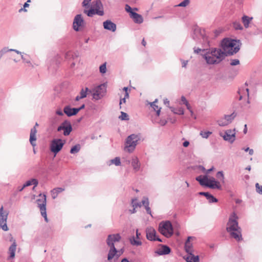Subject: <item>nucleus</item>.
Returning <instances> with one entry per match:
<instances>
[{"label": "nucleus", "instance_id": "obj_31", "mask_svg": "<svg viewBox=\"0 0 262 262\" xmlns=\"http://www.w3.org/2000/svg\"><path fill=\"white\" fill-rule=\"evenodd\" d=\"M36 132H30L29 141H30L31 144L33 147L35 146L36 145V141L37 138H36Z\"/></svg>", "mask_w": 262, "mask_h": 262}, {"label": "nucleus", "instance_id": "obj_8", "mask_svg": "<svg viewBox=\"0 0 262 262\" xmlns=\"http://www.w3.org/2000/svg\"><path fill=\"white\" fill-rule=\"evenodd\" d=\"M236 116V113L235 112H233L230 115H225L217 121V124L221 126L228 125L232 122Z\"/></svg>", "mask_w": 262, "mask_h": 262}, {"label": "nucleus", "instance_id": "obj_3", "mask_svg": "<svg viewBox=\"0 0 262 262\" xmlns=\"http://www.w3.org/2000/svg\"><path fill=\"white\" fill-rule=\"evenodd\" d=\"M222 52L226 57L236 53L239 50L238 42L234 39H224L221 43Z\"/></svg>", "mask_w": 262, "mask_h": 262}, {"label": "nucleus", "instance_id": "obj_14", "mask_svg": "<svg viewBox=\"0 0 262 262\" xmlns=\"http://www.w3.org/2000/svg\"><path fill=\"white\" fill-rule=\"evenodd\" d=\"M220 132V136L222 137L225 141L232 143L235 140V132Z\"/></svg>", "mask_w": 262, "mask_h": 262}, {"label": "nucleus", "instance_id": "obj_19", "mask_svg": "<svg viewBox=\"0 0 262 262\" xmlns=\"http://www.w3.org/2000/svg\"><path fill=\"white\" fill-rule=\"evenodd\" d=\"M170 248L166 245H162L161 247L156 251L155 253L159 255H166L170 252Z\"/></svg>", "mask_w": 262, "mask_h": 262}, {"label": "nucleus", "instance_id": "obj_40", "mask_svg": "<svg viewBox=\"0 0 262 262\" xmlns=\"http://www.w3.org/2000/svg\"><path fill=\"white\" fill-rule=\"evenodd\" d=\"M119 118L121 120H128L129 116L126 113L121 112V115L119 117Z\"/></svg>", "mask_w": 262, "mask_h": 262}, {"label": "nucleus", "instance_id": "obj_51", "mask_svg": "<svg viewBox=\"0 0 262 262\" xmlns=\"http://www.w3.org/2000/svg\"><path fill=\"white\" fill-rule=\"evenodd\" d=\"M40 213H41V215L44 217L45 221L46 222H48V220L47 218L46 210H45L43 211H40Z\"/></svg>", "mask_w": 262, "mask_h": 262}, {"label": "nucleus", "instance_id": "obj_11", "mask_svg": "<svg viewBox=\"0 0 262 262\" xmlns=\"http://www.w3.org/2000/svg\"><path fill=\"white\" fill-rule=\"evenodd\" d=\"M84 20L81 14L76 15L74 19L73 23V27L75 31H78L79 28L84 26Z\"/></svg>", "mask_w": 262, "mask_h": 262}, {"label": "nucleus", "instance_id": "obj_32", "mask_svg": "<svg viewBox=\"0 0 262 262\" xmlns=\"http://www.w3.org/2000/svg\"><path fill=\"white\" fill-rule=\"evenodd\" d=\"M192 36L194 40H198L200 36L203 37V35L201 34L200 29L196 28L194 30Z\"/></svg>", "mask_w": 262, "mask_h": 262}, {"label": "nucleus", "instance_id": "obj_46", "mask_svg": "<svg viewBox=\"0 0 262 262\" xmlns=\"http://www.w3.org/2000/svg\"><path fill=\"white\" fill-rule=\"evenodd\" d=\"M190 3L189 0H184L183 2L180 3L179 4L177 5L178 7H185L189 5Z\"/></svg>", "mask_w": 262, "mask_h": 262}, {"label": "nucleus", "instance_id": "obj_45", "mask_svg": "<svg viewBox=\"0 0 262 262\" xmlns=\"http://www.w3.org/2000/svg\"><path fill=\"white\" fill-rule=\"evenodd\" d=\"M207 200L210 203H216L217 202V199L214 198L212 195L211 194H210L209 196L207 198Z\"/></svg>", "mask_w": 262, "mask_h": 262}, {"label": "nucleus", "instance_id": "obj_50", "mask_svg": "<svg viewBox=\"0 0 262 262\" xmlns=\"http://www.w3.org/2000/svg\"><path fill=\"white\" fill-rule=\"evenodd\" d=\"M239 64V60L237 59H231L230 64L231 66H236Z\"/></svg>", "mask_w": 262, "mask_h": 262}, {"label": "nucleus", "instance_id": "obj_60", "mask_svg": "<svg viewBox=\"0 0 262 262\" xmlns=\"http://www.w3.org/2000/svg\"><path fill=\"white\" fill-rule=\"evenodd\" d=\"M193 50H194V52L196 54H198L200 53V52H201L202 51V49L199 48H195L194 47L193 48Z\"/></svg>", "mask_w": 262, "mask_h": 262}, {"label": "nucleus", "instance_id": "obj_10", "mask_svg": "<svg viewBox=\"0 0 262 262\" xmlns=\"http://www.w3.org/2000/svg\"><path fill=\"white\" fill-rule=\"evenodd\" d=\"M121 238V237L119 233L109 234L106 242L108 247H115V243L119 242Z\"/></svg>", "mask_w": 262, "mask_h": 262}, {"label": "nucleus", "instance_id": "obj_2", "mask_svg": "<svg viewBox=\"0 0 262 262\" xmlns=\"http://www.w3.org/2000/svg\"><path fill=\"white\" fill-rule=\"evenodd\" d=\"M207 64H218L223 60L226 57V55L222 52V50L220 48H211L207 50V52L203 55Z\"/></svg>", "mask_w": 262, "mask_h": 262}, {"label": "nucleus", "instance_id": "obj_23", "mask_svg": "<svg viewBox=\"0 0 262 262\" xmlns=\"http://www.w3.org/2000/svg\"><path fill=\"white\" fill-rule=\"evenodd\" d=\"M84 13L86 14L88 16L92 17L94 14H97L99 16H102L104 14L103 11H96L94 9L89 10H84Z\"/></svg>", "mask_w": 262, "mask_h": 262}, {"label": "nucleus", "instance_id": "obj_26", "mask_svg": "<svg viewBox=\"0 0 262 262\" xmlns=\"http://www.w3.org/2000/svg\"><path fill=\"white\" fill-rule=\"evenodd\" d=\"M130 17L136 23L141 24L143 21L142 16L136 12H132V16Z\"/></svg>", "mask_w": 262, "mask_h": 262}, {"label": "nucleus", "instance_id": "obj_57", "mask_svg": "<svg viewBox=\"0 0 262 262\" xmlns=\"http://www.w3.org/2000/svg\"><path fill=\"white\" fill-rule=\"evenodd\" d=\"M202 168L203 169V170L205 171V173L206 174H209L211 171H212L214 169V167H212L210 169H208L207 170H205V168L202 167Z\"/></svg>", "mask_w": 262, "mask_h": 262}, {"label": "nucleus", "instance_id": "obj_63", "mask_svg": "<svg viewBox=\"0 0 262 262\" xmlns=\"http://www.w3.org/2000/svg\"><path fill=\"white\" fill-rule=\"evenodd\" d=\"M181 101L184 104L188 102L187 100H186V98L184 96L181 97Z\"/></svg>", "mask_w": 262, "mask_h": 262}, {"label": "nucleus", "instance_id": "obj_61", "mask_svg": "<svg viewBox=\"0 0 262 262\" xmlns=\"http://www.w3.org/2000/svg\"><path fill=\"white\" fill-rule=\"evenodd\" d=\"M56 114L59 116H62L63 115V113L61 110H57L56 112Z\"/></svg>", "mask_w": 262, "mask_h": 262}, {"label": "nucleus", "instance_id": "obj_53", "mask_svg": "<svg viewBox=\"0 0 262 262\" xmlns=\"http://www.w3.org/2000/svg\"><path fill=\"white\" fill-rule=\"evenodd\" d=\"M125 10L127 12H129L130 13V16H132V12H133L132 11V8L128 5H125Z\"/></svg>", "mask_w": 262, "mask_h": 262}, {"label": "nucleus", "instance_id": "obj_55", "mask_svg": "<svg viewBox=\"0 0 262 262\" xmlns=\"http://www.w3.org/2000/svg\"><path fill=\"white\" fill-rule=\"evenodd\" d=\"M245 151L249 152V155H252L253 154V150L252 149H250L249 147L246 148L244 149Z\"/></svg>", "mask_w": 262, "mask_h": 262}, {"label": "nucleus", "instance_id": "obj_64", "mask_svg": "<svg viewBox=\"0 0 262 262\" xmlns=\"http://www.w3.org/2000/svg\"><path fill=\"white\" fill-rule=\"evenodd\" d=\"M123 252V250L121 249L120 251H118L117 254L116 255L117 258L119 257Z\"/></svg>", "mask_w": 262, "mask_h": 262}, {"label": "nucleus", "instance_id": "obj_43", "mask_svg": "<svg viewBox=\"0 0 262 262\" xmlns=\"http://www.w3.org/2000/svg\"><path fill=\"white\" fill-rule=\"evenodd\" d=\"M88 88H86L85 89H82L80 91L81 98H84L86 97L87 92H88Z\"/></svg>", "mask_w": 262, "mask_h": 262}, {"label": "nucleus", "instance_id": "obj_20", "mask_svg": "<svg viewBox=\"0 0 262 262\" xmlns=\"http://www.w3.org/2000/svg\"><path fill=\"white\" fill-rule=\"evenodd\" d=\"M77 110L75 108H71L70 106H66L63 109V112L68 116L70 117L77 114Z\"/></svg>", "mask_w": 262, "mask_h": 262}, {"label": "nucleus", "instance_id": "obj_6", "mask_svg": "<svg viewBox=\"0 0 262 262\" xmlns=\"http://www.w3.org/2000/svg\"><path fill=\"white\" fill-rule=\"evenodd\" d=\"M66 143V141L61 139H54L50 143V150L55 156L58 153Z\"/></svg>", "mask_w": 262, "mask_h": 262}, {"label": "nucleus", "instance_id": "obj_29", "mask_svg": "<svg viewBox=\"0 0 262 262\" xmlns=\"http://www.w3.org/2000/svg\"><path fill=\"white\" fill-rule=\"evenodd\" d=\"M186 260L187 262H199V257L198 255L195 256L193 253L188 254Z\"/></svg>", "mask_w": 262, "mask_h": 262}, {"label": "nucleus", "instance_id": "obj_16", "mask_svg": "<svg viewBox=\"0 0 262 262\" xmlns=\"http://www.w3.org/2000/svg\"><path fill=\"white\" fill-rule=\"evenodd\" d=\"M57 131H72V127L70 122L64 121L57 127Z\"/></svg>", "mask_w": 262, "mask_h": 262}, {"label": "nucleus", "instance_id": "obj_21", "mask_svg": "<svg viewBox=\"0 0 262 262\" xmlns=\"http://www.w3.org/2000/svg\"><path fill=\"white\" fill-rule=\"evenodd\" d=\"M11 241H13V243L9 248V253L10 254V258H13L15 256V253L17 245L15 240L13 239V238H11Z\"/></svg>", "mask_w": 262, "mask_h": 262}, {"label": "nucleus", "instance_id": "obj_35", "mask_svg": "<svg viewBox=\"0 0 262 262\" xmlns=\"http://www.w3.org/2000/svg\"><path fill=\"white\" fill-rule=\"evenodd\" d=\"M171 112H172L174 114H179V115H183L184 114V110L182 108H174L173 107H169Z\"/></svg>", "mask_w": 262, "mask_h": 262}, {"label": "nucleus", "instance_id": "obj_44", "mask_svg": "<svg viewBox=\"0 0 262 262\" xmlns=\"http://www.w3.org/2000/svg\"><path fill=\"white\" fill-rule=\"evenodd\" d=\"M141 204L142 205H143L144 207L149 206V202L147 197H143V200L141 202Z\"/></svg>", "mask_w": 262, "mask_h": 262}, {"label": "nucleus", "instance_id": "obj_39", "mask_svg": "<svg viewBox=\"0 0 262 262\" xmlns=\"http://www.w3.org/2000/svg\"><path fill=\"white\" fill-rule=\"evenodd\" d=\"M80 145L78 144L76 145L71 148V149L70 150V152L72 154L77 153L80 150Z\"/></svg>", "mask_w": 262, "mask_h": 262}, {"label": "nucleus", "instance_id": "obj_28", "mask_svg": "<svg viewBox=\"0 0 262 262\" xmlns=\"http://www.w3.org/2000/svg\"><path fill=\"white\" fill-rule=\"evenodd\" d=\"M64 190V189L63 188H61V187H57V188H54L51 191L52 198L53 199H55V198H56L57 197L58 194L59 193L63 191Z\"/></svg>", "mask_w": 262, "mask_h": 262}, {"label": "nucleus", "instance_id": "obj_48", "mask_svg": "<svg viewBox=\"0 0 262 262\" xmlns=\"http://www.w3.org/2000/svg\"><path fill=\"white\" fill-rule=\"evenodd\" d=\"M157 101L158 100L156 99L154 102H151L150 103V106L154 110V111H156L159 108L158 106L156 104Z\"/></svg>", "mask_w": 262, "mask_h": 262}, {"label": "nucleus", "instance_id": "obj_62", "mask_svg": "<svg viewBox=\"0 0 262 262\" xmlns=\"http://www.w3.org/2000/svg\"><path fill=\"white\" fill-rule=\"evenodd\" d=\"M164 104L165 105H166V106H167L168 107H170V106H169V101L167 98H166V99H165L164 100Z\"/></svg>", "mask_w": 262, "mask_h": 262}, {"label": "nucleus", "instance_id": "obj_9", "mask_svg": "<svg viewBox=\"0 0 262 262\" xmlns=\"http://www.w3.org/2000/svg\"><path fill=\"white\" fill-rule=\"evenodd\" d=\"M8 214L9 213L7 211L4 210V207L2 206L0 208V228L5 231L8 230L7 225Z\"/></svg>", "mask_w": 262, "mask_h": 262}, {"label": "nucleus", "instance_id": "obj_5", "mask_svg": "<svg viewBox=\"0 0 262 262\" xmlns=\"http://www.w3.org/2000/svg\"><path fill=\"white\" fill-rule=\"evenodd\" d=\"M159 231L166 237H170L173 233L171 223L169 221L162 222L159 225Z\"/></svg>", "mask_w": 262, "mask_h": 262}, {"label": "nucleus", "instance_id": "obj_42", "mask_svg": "<svg viewBox=\"0 0 262 262\" xmlns=\"http://www.w3.org/2000/svg\"><path fill=\"white\" fill-rule=\"evenodd\" d=\"M99 71L101 74H104L106 72V62L101 64L99 67Z\"/></svg>", "mask_w": 262, "mask_h": 262}, {"label": "nucleus", "instance_id": "obj_17", "mask_svg": "<svg viewBox=\"0 0 262 262\" xmlns=\"http://www.w3.org/2000/svg\"><path fill=\"white\" fill-rule=\"evenodd\" d=\"M131 164L135 172H137L140 170L141 164L137 157L133 156L132 157Z\"/></svg>", "mask_w": 262, "mask_h": 262}, {"label": "nucleus", "instance_id": "obj_59", "mask_svg": "<svg viewBox=\"0 0 262 262\" xmlns=\"http://www.w3.org/2000/svg\"><path fill=\"white\" fill-rule=\"evenodd\" d=\"M145 208L146 209V211L147 212V213L150 215H151V210H150V207H149V206H145Z\"/></svg>", "mask_w": 262, "mask_h": 262}, {"label": "nucleus", "instance_id": "obj_34", "mask_svg": "<svg viewBox=\"0 0 262 262\" xmlns=\"http://www.w3.org/2000/svg\"><path fill=\"white\" fill-rule=\"evenodd\" d=\"M114 164L116 166H119L121 165L120 159L119 157H116L115 158L111 160L108 163V165H111Z\"/></svg>", "mask_w": 262, "mask_h": 262}, {"label": "nucleus", "instance_id": "obj_54", "mask_svg": "<svg viewBox=\"0 0 262 262\" xmlns=\"http://www.w3.org/2000/svg\"><path fill=\"white\" fill-rule=\"evenodd\" d=\"M91 1V0H83L82 2V6L84 7H88Z\"/></svg>", "mask_w": 262, "mask_h": 262}, {"label": "nucleus", "instance_id": "obj_25", "mask_svg": "<svg viewBox=\"0 0 262 262\" xmlns=\"http://www.w3.org/2000/svg\"><path fill=\"white\" fill-rule=\"evenodd\" d=\"M110 250L108 251V255H107V259L108 260H112L114 257L116 256V255L117 254L118 251L117 250L115 247H109Z\"/></svg>", "mask_w": 262, "mask_h": 262}, {"label": "nucleus", "instance_id": "obj_37", "mask_svg": "<svg viewBox=\"0 0 262 262\" xmlns=\"http://www.w3.org/2000/svg\"><path fill=\"white\" fill-rule=\"evenodd\" d=\"M216 177L222 183H224L225 177H224V173L222 171H218L216 174Z\"/></svg>", "mask_w": 262, "mask_h": 262}, {"label": "nucleus", "instance_id": "obj_33", "mask_svg": "<svg viewBox=\"0 0 262 262\" xmlns=\"http://www.w3.org/2000/svg\"><path fill=\"white\" fill-rule=\"evenodd\" d=\"M38 184V181L36 179H32L28 181H27L24 185L25 186L28 187L31 186L32 185H34V188L36 187Z\"/></svg>", "mask_w": 262, "mask_h": 262}, {"label": "nucleus", "instance_id": "obj_38", "mask_svg": "<svg viewBox=\"0 0 262 262\" xmlns=\"http://www.w3.org/2000/svg\"><path fill=\"white\" fill-rule=\"evenodd\" d=\"M130 244L133 245L140 246L142 245V242L140 241H138L135 239L134 237H133L130 239Z\"/></svg>", "mask_w": 262, "mask_h": 262}, {"label": "nucleus", "instance_id": "obj_13", "mask_svg": "<svg viewBox=\"0 0 262 262\" xmlns=\"http://www.w3.org/2000/svg\"><path fill=\"white\" fill-rule=\"evenodd\" d=\"M146 237L149 241H157L162 242V240L156 236V232L155 230L152 228H147L146 230Z\"/></svg>", "mask_w": 262, "mask_h": 262}, {"label": "nucleus", "instance_id": "obj_47", "mask_svg": "<svg viewBox=\"0 0 262 262\" xmlns=\"http://www.w3.org/2000/svg\"><path fill=\"white\" fill-rule=\"evenodd\" d=\"M256 190L259 194H262V186L260 185L258 183L255 184Z\"/></svg>", "mask_w": 262, "mask_h": 262}, {"label": "nucleus", "instance_id": "obj_58", "mask_svg": "<svg viewBox=\"0 0 262 262\" xmlns=\"http://www.w3.org/2000/svg\"><path fill=\"white\" fill-rule=\"evenodd\" d=\"M185 105H186L187 108L190 111L191 114L192 115L193 112L191 108V106H190V104H189V103L187 102Z\"/></svg>", "mask_w": 262, "mask_h": 262}, {"label": "nucleus", "instance_id": "obj_27", "mask_svg": "<svg viewBox=\"0 0 262 262\" xmlns=\"http://www.w3.org/2000/svg\"><path fill=\"white\" fill-rule=\"evenodd\" d=\"M252 17H249L247 15H244L242 17V21L244 24V27L246 28H248L249 27V24L252 20Z\"/></svg>", "mask_w": 262, "mask_h": 262}, {"label": "nucleus", "instance_id": "obj_41", "mask_svg": "<svg viewBox=\"0 0 262 262\" xmlns=\"http://www.w3.org/2000/svg\"><path fill=\"white\" fill-rule=\"evenodd\" d=\"M233 27L235 30H243V28L239 21H234L233 24Z\"/></svg>", "mask_w": 262, "mask_h": 262}, {"label": "nucleus", "instance_id": "obj_7", "mask_svg": "<svg viewBox=\"0 0 262 262\" xmlns=\"http://www.w3.org/2000/svg\"><path fill=\"white\" fill-rule=\"evenodd\" d=\"M106 91V86L105 84H100L92 90L93 98L98 100L100 99L105 95Z\"/></svg>", "mask_w": 262, "mask_h": 262}, {"label": "nucleus", "instance_id": "obj_56", "mask_svg": "<svg viewBox=\"0 0 262 262\" xmlns=\"http://www.w3.org/2000/svg\"><path fill=\"white\" fill-rule=\"evenodd\" d=\"M199 194L201 195H204V196H206V199H207V198L208 196H209L210 194L208 192H199Z\"/></svg>", "mask_w": 262, "mask_h": 262}, {"label": "nucleus", "instance_id": "obj_24", "mask_svg": "<svg viewBox=\"0 0 262 262\" xmlns=\"http://www.w3.org/2000/svg\"><path fill=\"white\" fill-rule=\"evenodd\" d=\"M190 238L191 237H188L185 244V249L188 254L193 252L192 244L190 242Z\"/></svg>", "mask_w": 262, "mask_h": 262}, {"label": "nucleus", "instance_id": "obj_22", "mask_svg": "<svg viewBox=\"0 0 262 262\" xmlns=\"http://www.w3.org/2000/svg\"><path fill=\"white\" fill-rule=\"evenodd\" d=\"M209 179L207 175L202 176H199L195 178V180L198 181L201 186L207 187V184L208 183Z\"/></svg>", "mask_w": 262, "mask_h": 262}, {"label": "nucleus", "instance_id": "obj_36", "mask_svg": "<svg viewBox=\"0 0 262 262\" xmlns=\"http://www.w3.org/2000/svg\"><path fill=\"white\" fill-rule=\"evenodd\" d=\"M137 199L136 198L132 199L131 202V205L133 208L141 207L142 206L141 203L137 202Z\"/></svg>", "mask_w": 262, "mask_h": 262}, {"label": "nucleus", "instance_id": "obj_4", "mask_svg": "<svg viewBox=\"0 0 262 262\" xmlns=\"http://www.w3.org/2000/svg\"><path fill=\"white\" fill-rule=\"evenodd\" d=\"M141 140H143V138L140 133L137 134H133L129 135L127 137L125 142L124 151L128 153H132L135 150L139 142Z\"/></svg>", "mask_w": 262, "mask_h": 262}, {"label": "nucleus", "instance_id": "obj_12", "mask_svg": "<svg viewBox=\"0 0 262 262\" xmlns=\"http://www.w3.org/2000/svg\"><path fill=\"white\" fill-rule=\"evenodd\" d=\"M36 202L40 211L46 210L47 200L46 195L45 194H39L38 198L36 200Z\"/></svg>", "mask_w": 262, "mask_h": 262}, {"label": "nucleus", "instance_id": "obj_1", "mask_svg": "<svg viewBox=\"0 0 262 262\" xmlns=\"http://www.w3.org/2000/svg\"><path fill=\"white\" fill-rule=\"evenodd\" d=\"M238 216L235 212H232L227 223L226 230L230 236L237 241L243 240L242 229L238 226Z\"/></svg>", "mask_w": 262, "mask_h": 262}, {"label": "nucleus", "instance_id": "obj_30", "mask_svg": "<svg viewBox=\"0 0 262 262\" xmlns=\"http://www.w3.org/2000/svg\"><path fill=\"white\" fill-rule=\"evenodd\" d=\"M94 9L96 11H103L102 4L100 0H96L93 2Z\"/></svg>", "mask_w": 262, "mask_h": 262}, {"label": "nucleus", "instance_id": "obj_18", "mask_svg": "<svg viewBox=\"0 0 262 262\" xmlns=\"http://www.w3.org/2000/svg\"><path fill=\"white\" fill-rule=\"evenodd\" d=\"M103 27L105 29L115 32L116 30V25L110 20H107L103 23Z\"/></svg>", "mask_w": 262, "mask_h": 262}, {"label": "nucleus", "instance_id": "obj_49", "mask_svg": "<svg viewBox=\"0 0 262 262\" xmlns=\"http://www.w3.org/2000/svg\"><path fill=\"white\" fill-rule=\"evenodd\" d=\"M212 132H200V135L204 138H207Z\"/></svg>", "mask_w": 262, "mask_h": 262}, {"label": "nucleus", "instance_id": "obj_52", "mask_svg": "<svg viewBox=\"0 0 262 262\" xmlns=\"http://www.w3.org/2000/svg\"><path fill=\"white\" fill-rule=\"evenodd\" d=\"M10 51V49L7 48H3L1 51H0V55H1V56H2L3 55H4L5 53L8 52H9Z\"/></svg>", "mask_w": 262, "mask_h": 262}, {"label": "nucleus", "instance_id": "obj_15", "mask_svg": "<svg viewBox=\"0 0 262 262\" xmlns=\"http://www.w3.org/2000/svg\"><path fill=\"white\" fill-rule=\"evenodd\" d=\"M207 187L211 189H221V185L220 182L216 181L214 178L212 177L209 179Z\"/></svg>", "mask_w": 262, "mask_h": 262}]
</instances>
